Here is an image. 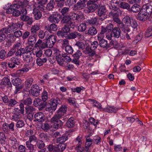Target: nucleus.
Listing matches in <instances>:
<instances>
[{
  "label": "nucleus",
  "instance_id": "a18cd8bd",
  "mask_svg": "<svg viewBox=\"0 0 152 152\" xmlns=\"http://www.w3.org/2000/svg\"><path fill=\"white\" fill-rule=\"evenodd\" d=\"M120 7L124 9H126L128 11L130 10V5L127 3L125 2H121Z\"/></svg>",
  "mask_w": 152,
  "mask_h": 152
},
{
  "label": "nucleus",
  "instance_id": "473e14b6",
  "mask_svg": "<svg viewBox=\"0 0 152 152\" xmlns=\"http://www.w3.org/2000/svg\"><path fill=\"white\" fill-rule=\"evenodd\" d=\"M71 20H77L78 21L81 20L83 15L81 14L79 15L76 13H73L71 16H70Z\"/></svg>",
  "mask_w": 152,
  "mask_h": 152
},
{
  "label": "nucleus",
  "instance_id": "e433bc0d",
  "mask_svg": "<svg viewBox=\"0 0 152 152\" xmlns=\"http://www.w3.org/2000/svg\"><path fill=\"white\" fill-rule=\"evenodd\" d=\"M11 83L12 85L15 86H18L21 84L22 80L18 77L13 79L11 80Z\"/></svg>",
  "mask_w": 152,
  "mask_h": 152
},
{
  "label": "nucleus",
  "instance_id": "7ed1b4c3",
  "mask_svg": "<svg viewBox=\"0 0 152 152\" xmlns=\"http://www.w3.org/2000/svg\"><path fill=\"white\" fill-rule=\"evenodd\" d=\"M121 31L118 27H114V29L111 33L106 35V37L109 40H110L112 37L119 38L121 36Z\"/></svg>",
  "mask_w": 152,
  "mask_h": 152
},
{
  "label": "nucleus",
  "instance_id": "0e129e2a",
  "mask_svg": "<svg viewBox=\"0 0 152 152\" xmlns=\"http://www.w3.org/2000/svg\"><path fill=\"white\" fill-rule=\"evenodd\" d=\"M56 23H53L50 25L49 28H48V30L50 32L51 31H56L58 29Z\"/></svg>",
  "mask_w": 152,
  "mask_h": 152
},
{
  "label": "nucleus",
  "instance_id": "f8f14e48",
  "mask_svg": "<svg viewBox=\"0 0 152 152\" xmlns=\"http://www.w3.org/2000/svg\"><path fill=\"white\" fill-rule=\"evenodd\" d=\"M53 116L51 118V121L52 122L55 123L54 127L55 129L61 128L64 124V122L60 120L61 118H58L55 119H53Z\"/></svg>",
  "mask_w": 152,
  "mask_h": 152
},
{
  "label": "nucleus",
  "instance_id": "aec40b11",
  "mask_svg": "<svg viewBox=\"0 0 152 152\" xmlns=\"http://www.w3.org/2000/svg\"><path fill=\"white\" fill-rule=\"evenodd\" d=\"M121 13V12L120 9L115 7H112L111 12L110 13L111 15H112L113 18L118 17L119 14Z\"/></svg>",
  "mask_w": 152,
  "mask_h": 152
},
{
  "label": "nucleus",
  "instance_id": "5701e85b",
  "mask_svg": "<svg viewBox=\"0 0 152 152\" xmlns=\"http://www.w3.org/2000/svg\"><path fill=\"white\" fill-rule=\"evenodd\" d=\"M81 137L78 136L76 138V141L78 142V143L77 146L76 147V149L77 152H82L84 150V148L81 146L82 142L81 140Z\"/></svg>",
  "mask_w": 152,
  "mask_h": 152
},
{
  "label": "nucleus",
  "instance_id": "2f4dec72",
  "mask_svg": "<svg viewBox=\"0 0 152 152\" xmlns=\"http://www.w3.org/2000/svg\"><path fill=\"white\" fill-rule=\"evenodd\" d=\"M75 123L74 118L71 117L68 119L66 123V125L68 128H72L75 126Z\"/></svg>",
  "mask_w": 152,
  "mask_h": 152
},
{
  "label": "nucleus",
  "instance_id": "774afa93",
  "mask_svg": "<svg viewBox=\"0 0 152 152\" xmlns=\"http://www.w3.org/2000/svg\"><path fill=\"white\" fill-rule=\"evenodd\" d=\"M56 145L54 146L52 144H50L47 147L49 151L51 152H56Z\"/></svg>",
  "mask_w": 152,
  "mask_h": 152
},
{
  "label": "nucleus",
  "instance_id": "69168bd1",
  "mask_svg": "<svg viewBox=\"0 0 152 152\" xmlns=\"http://www.w3.org/2000/svg\"><path fill=\"white\" fill-rule=\"evenodd\" d=\"M6 52L4 50L2 49L0 51V58L3 60L6 58Z\"/></svg>",
  "mask_w": 152,
  "mask_h": 152
},
{
  "label": "nucleus",
  "instance_id": "864d4df0",
  "mask_svg": "<svg viewBox=\"0 0 152 152\" xmlns=\"http://www.w3.org/2000/svg\"><path fill=\"white\" fill-rule=\"evenodd\" d=\"M58 7L61 8L64 6L65 0H54Z\"/></svg>",
  "mask_w": 152,
  "mask_h": 152
},
{
  "label": "nucleus",
  "instance_id": "58836bf2",
  "mask_svg": "<svg viewBox=\"0 0 152 152\" xmlns=\"http://www.w3.org/2000/svg\"><path fill=\"white\" fill-rule=\"evenodd\" d=\"M18 102L14 98L11 99L8 103V105L10 107H13L17 104Z\"/></svg>",
  "mask_w": 152,
  "mask_h": 152
},
{
  "label": "nucleus",
  "instance_id": "6e6d98bb",
  "mask_svg": "<svg viewBox=\"0 0 152 152\" xmlns=\"http://www.w3.org/2000/svg\"><path fill=\"white\" fill-rule=\"evenodd\" d=\"M11 61L12 62L16 65V66L17 67L20 64V60L18 58H16L14 57H12L10 59Z\"/></svg>",
  "mask_w": 152,
  "mask_h": 152
},
{
  "label": "nucleus",
  "instance_id": "412c9836",
  "mask_svg": "<svg viewBox=\"0 0 152 152\" xmlns=\"http://www.w3.org/2000/svg\"><path fill=\"white\" fill-rule=\"evenodd\" d=\"M142 9L149 15L152 12V6L149 3L145 4L142 6Z\"/></svg>",
  "mask_w": 152,
  "mask_h": 152
},
{
  "label": "nucleus",
  "instance_id": "f704fd0d",
  "mask_svg": "<svg viewBox=\"0 0 152 152\" xmlns=\"http://www.w3.org/2000/svg\"><path fill=\"white\" fill-rule=\"evenodd\" d=\"M63 16L62 17L61 20V23L63 24L69 23V22L71 20L70 16L69 15Z\"/></svg>",
  "mask_w": 152,
  "mask_h": 152
},
{
  "label": "nucleus",
  "instance_id": "7c9ffc66",
  "mask_svg": "<svg viewBox=\"0 0 152 152\" xmlns=\"http://www.w3.org/2000/svg\"><path fill=\"white\" fill-rule=\"evenodd\" d=\"M66 144H61L56 145V152H61L64 150L66 148Z\"/></svg>",
  "mask_w": 152,
  "mask_h": 152
},
{
  "label": "nucleus",
  "instance_id": "de8ad7c7",
  "mask_svg": "<svg viewBox=\"0 0 152 152\" xmlns=\"http://www.w3.org/2000/svg\"><path fill=\"white\" fill-rule=\"evenodd\" d=\"M119 108H118L113 107H108L106 109V111L109 113H116Z\"/></svg>",
  "mask_w": 152,
  "mask_h": 152
},
{
  "label": "nucleus",
  "instance_id": "a878e982",
  "mask_svg": "<svg viewBox=\"0 0 152 152\" xmlns=\"http://www.w3.org/2000/svg\"><path fill=\"white\" fill-rule=\"evenodd\" d=\"M127 25L124 24L123 22L118 25V27L120 30H121L124 32H129L130 31V29Z\"/></svg>",
  "mask_w": 152,
  "mask_h": 152
},
{
  "label": "nucleus",
  "instance_id": "dca6fc26",
  "mask_svg": "<svg viewBox=\"0 0 152 152\" xmlns=\"http://www.w3.org/2000/svg\"><path fill=\"white\" fill-rule=\"evenodd\" d=\"M0 84L2 85L4 87L7 86L8 88H12V84L10 80L7 77H4L2 80Z\"/></svg>",
  "mask_w": 152,
  "mask_h": 152
},
{
  "label": "nucleus",
  "instance_id": "423d86ee",
  "mask_svg": "<svg viewBox=\"0 0 152 152\" xmlns=\"http://www.w3.org/2000/svg\"><path fill=\"white\" fill-rule=\"evenodd\" d=\"M70 31V28L69 26L65 25L62 27L61 30H58L56 34L58 37H63L67 35Z\"/></svg>",
  "mask_w": 152,
  "mask_h": 152
},
{
  "label": "nucleus",
  "instance_id": "680f3d73",
  "mask_svg": "<svg viewBox=\"0 0 152 152\" xmlns=\"http://www.w3.org/2000/svg\"><path fill=\"white\" fill-rule=\"evenodd\" d=\"M68 102L71 104H72L75 107H77V106L76 104L75 99L74 98H69L68 99Z\"/></svg>",
  "mask_w": 152,
  "mask_h": 152
},
{
  "label": "nucleus",
  "instance_id": "4468645a",
  "mask_svg": "<svg viewBox=\"0 0 152 152\" xmlns=\"http://www.w3.org/2000/svg\"><path fill=\"white\" fill-rule=\"evenodd\" d=\"M35 119L34 121H37L39 122H42L45 121V116L43 113L42 112H38L35 114L34 115Z\"/></svg>",
  "mask_w": 152,
  "mask_h": 152
},
{
  "label": "nucleus",
  "instance_id": "4d7b16f0",
  "mask_svg": "<svg viewBox=\"0 0 152 152\" xmlns=\"http://www.w3.org/2000/svg\"><path fill=\"white\" fill-rule=\"evenodd\" d=\"M47 104V102L42 100L40 104L38 106V109L39 111L43 110Z\"/></svg>",
  "mask_w": 152,
  "mask_h": 152
},
{
  "label": "nucleus",
  "instance_id": "ddd939ff",
  "mask_svg": "<svg viewBox=\"0 0 152 152\" xmlns=\"http://www.w3.org/2000/svg\"><path fill=\"white\" fill-rule=\"evenodd\" d=\"M48 103L52 107V108H53V111H55L56 109L58 104H60L61 102L59 98H56V99H53L52 101H50Z\"/></svg>",
  "mask_w": 152,
  "mask_h": 152
},
{
  "label": "nucleus",
  "instance_id": "4be33fe9",
  "mask_svg": "<svg viewBox=\"0 0 152 152\" xmlns=\"http://www.w3.org/2000/svg\"><path fill=\"white\" fill-rule=\"evenodd\" d=\"M83 52L85 54H88L89 56L91 57L96 54L94 50L91 49L88 46H87L85 50L83 51Z\"/></svg>",
  "mask_w": 152,
  "mask_h": 152
},
{
  "label": "nucleus",
  "instance_id": "5fc2aeb1",
  "mask_svg": "<svg viewBox=\"0 0 152 152\" xmlns=\"http://www.w3.org/2000/svg\"><path fill=\"white\" fill-rule=\"evenodd\" d=\"M86 28V24L85 23H81L78 26V29L79 31L83 32Z\"/></svg>",
  "mask_w": 152,
  "mask_h": 152
},
{
  "label": "nucleus",
  "instance_id": "49530a36",
  "mask_svg": "<svg viewBox=\"0 0 152 152\" xmlns=\"http://www.w3.org/2000/svg\"><path fill=\"white\" fill-rule=\"evenodd\" d=\"M75 45L77 46L79 49H81L82 50H84L86 48H85V44L83 42L78 41L76 42Z\"/></svg>",
  "mask_w": 152,
  "mask_h": 152
},
{
  "label": "nucleus",
  "instance_id": "c9c22d12",
  "mask_svg": "<svg viewBox=\"0 0 152 152\" xmlns=\"http://www.w3.org/2000/svg\"><path fill=\"white\" fill-rule=\"evenodd\" d=\"M97 33L96 29L94 26L90 27L88 31V34L92 36L95 35Z\"/></svg>",
  "mask_w": 152,
  "mask_h": 152
},
{
  "label": "nucleus",
  "instance_id": "9b49d317",
  "mask_svg": "<svg viewBox=\"0 0 152 152\" xmlns=\"http://www.w3.org/2000/svg\"><path fill=\"white\" fill-rule=\"evenodd\" d=\"M137 16V19L140 20L145 21L148 17H149V15L148 13L141 9L138 14Z\"/></svg>",
  "mask_w": 152,
  "mask_h": 152
},
{
  "label": "nucleus",
  "instance_id": "9d476101",
  "mask_svg": "<svg viewBox=\"0 0 152 152\" xmlns=\"http://www.w3.org/2000/svg\"><path fill=\"white\" fill-rule=\"evenodd\" d=\"M87 8L89 13L94 12L98 8V5L96 3L87 2L86 4Z\"/></svg>",
  "mask_w": 152,
  "mask_h": 152
},
{
  "label": "nucleus",
  "instance_id": "3c124183",
  "mask_svg": "<svg viewBox=\"0 0 152 152\" xmlns=\"http://www.w3.org/2000/svg\"><path fill=\"white\" fill-rule=\"evenodd\" d=\"M106 28L107 31L108 32V33L106 34V35L107 34L111 33L112 32L114 29V25L112 24L109 23L107 26Z\"/></svg>",
  "mask_w": 152,
  "mask_h": 152
},
{
  "label": "nucleus",
  "instance_id": "f3484780",
  "mask_svg": "<svg viewBox=\"0 0 152 152\" xmlns=\"http://www.w3.org/2000/svg\"><path fill=\"white\" fill-rule=\"evenodd\" d=\"M25 112L27 115H31L32 117H33V114L36 110V108L33 106L31 105H27L25 107Z\"/></svg>",
  "mask_w": 152,
  "mask_h": 152
},
{
  "label": "nucleus",
  "instance_id": "bf43d9fd",
  "mask_svg": "<svg viewBox=\"0 0 152 152\" xmlns=\"http://www.w3.org/2000/svg\"><path fill=\"white\" fill-rule=\"evenodd\" d=\"M77 1V0H67L65 2V5L66 6L70 7L75 5Z\"/></svg>",
  "mask_w": 152,
  "mask_h": 152
},
{
  "label": "nucleus",
  "instance_id": "c85d7f7f",
  "mask_svg": "<svg viewBox=\"0 0 152 152\" xmlns=\"http://www.w3.org/2000/svg\"><path fill=\"white\" fill-rule=\"evenodd\" d=\"M4 28L0 31V43L2 42L6 39V36L5 34H8Z\"/></svg>",
  "mask_w": 152,
  "mask_h": 152
},
{
  "label": "nucleus",
  "instance_id": "052dcab7",
  "mask_svg": "<svg viewBox=\"0 0 152 152\" xmlns=\"http://www.w3.org/2000/svg\"><path fill=\"white\" fill-rule=\"evenodd\" d=\"M65 50L66 52L70 54L72 53L74 51L72 47L69 45H66L65 46Z\"/></svg>",
  "mask_w": 152,
  "mask_h": 152
},
{
  "label": "nucleus",
  "instance_id": "393cba45",
  "mask_svg": "<svg viewBox=\"0 0 152 152\" xmlns=\"http://www.w3.org/2000/svg\"><path fill=\"white\" fill-rule=\"evenodd\" d=\"M26 48L25 49L24 48H20L15 53V56L18 57H20L22 56H23V55H24L26 52H28V50L26 49Z\"/></svg>",
  "mask_w": 152,
  "mask_h": 152
},
{
  "label": "nucleus",
  "instance_id": "603ef678",
  "mask_svg": "<svg viewBox=\"0 0 152 152\" xmlns=\"http://www.w3.org/2000/svg\"><path fill=\"white\" fill-rule=\"evenodd\" d=\"M145 35L146 37H149L152 35V26L147 29L145 32Z\"/></svg>",
  "mask_w": 152,
  "mask_h": 152
},
{
  "label": "nucleus",
  "instance_id": "a211bd4d",
  "mask_svg": "<svg viewBox=\"0 0 152 152\" xmlns=\"http://www.w3.org/2000/svg\"><path fill=\"white\" fill-rule=\"evenodd\" d=\"M34 47L36 48H39L40 50H41L47 47V45L46 43L39 39L35 44Z\"/></svg>",
  "mask_w": 152,
  "mask_h": 152
},
{
  "label": "nucleus",
  "instance_id": "b1692460",
  "mask_svg": "<svg viewBox=\"0 0 152 152\" xmlns=\"http://www.w3.org/2000/svg\"><path fill=\"white\" fill-rule=\"evenodd\" d=\"M33 13L34 15V18L36 20H39L42 17V12L37 9L34 8L33 10Z\"/></svg>",
  "mask_w": 152,
  "mask_h": 152
},
{
  "label": "nucleus",
  "instance_id": "72a5a7b5",
  "mask_svg": "<svg viewBox=\"0 0 152 152\" xmlns=\"http://www.w3.org/2000/svg\"><path fill=\"white\" fill-rule=\"evenodd\" d=\"M55 1L54 0H51L47 4L46 8L49 11H52L54 7Z\"/></svg>",
  "mask_w": 152,
  "mask_h": 152
},
{
  "label": "nucleus",
  "instance_id": "e2e57ef3",
  "mask_svg": "<svg viewBox=\"0 0 152 152\" xmlns=\"http://www.w3.org/2000/svg\"><path fill=\"white\" fill-rule=\"evenodd\" d=\"M97 21V18L96 17H94L87 20V23L89 24L93 25L95 24Z\"/></svg>",
  "mask_w": 152,
  "mask_h": 152
},
{
  "label": "nucleus",
  "instance_id": "c03bdc74",
  "mask_svg": "<svg viewBox=\"0 0 152 152\" xmlns=\"http://www.w3.org/2000/svg\"><path fill=\"white\" fill-rule=\"evenodd\" d=\"M26 147L29 150L30 152H35V150L34 149V146L30 143V142L26 141Z\"/></svg>",
  "mask_w": 152,
  "mask_h": 152
},
{
  "label": "nucleus",
  "instance_id": "bb28decb",
  "mask_svg": "<svg viewBox=\"0 0 152 152\" xmlns=\"http://www.w3.org/2000/svg\"><path fill=\"white\" fill-rule=\"evenodd\" d=\"M68 139V136L66 134H64L56 140V142L60 144H64Z\"/></svg>",
  "mask_w": 152,
  "mask_h": 152
},
{
  "label": "nucleus",
  "instance_id": "1a4fd4ad",
  "mask_svg": "<svg viewBox=\"0 0 152 152\" xmlns=\"http://www.w3.org/2000/svg\"><path fill=\"white\" fill-rule=\"evenodd\" d=\"M32 95L35 97H37L40 94V89L39 87L37 84L32 85L30 90Z\"/></svg>",
  "mask_w": 152,
  "mask_h": 152
},
{
  "label": "nucleus",
  "instance_id": "39448f33",
  "mask_svg": "<svg viewBox=\"0 0 152 152\" xmlns=\"http://www.w3.org/2000/svg\"><path fill=\"white\" fill-rule=\"evenodd\" d=\"M61 17V15L58 12H54L50 15L48 20L51 23H58L60 20Z\"/></svg>",
  "mask_w": 152,
  "mask_h": 152
},
{
  "label": "nucleus",
  "instance_id": "f257e3e1",
  "mask_svg": "<svg viewBox=\"0 0 152 152\" xmlns=\"http://www.w3.org/2000/svg\"><path fill=\"white\" fill-rule=\"evenodd\" d=\"M67 107L65 105H63L58 110L57 113L53 116V119H55L58 118H63L62 120L64 122L67 119L66 116H64L65 114L66 113Z\"/></svg>",
  "mask_w": 152,
  "mask_h": 152
},
{
  "label": "nucleus",
  "instance_id": "6e6552de",
  "mask_svg": "<svg viewBox=\"0 0 152 152\" xmlns=\"http://www.w3.org/2000/svg\"><path fill=\"white\" fill-rule=\"evenodd\" d=\"M29 4L28 1L27 0H24L23 1H18L16 4H13L12 5L15 8H20L26 7Z\"/></svg>",
  "mask_w": 152,
  "mask_h": 152
},
{
  "label": "nucleus",
  "instance_id": "338daca9",
  "mask_svg": "<svg viewBox=\"0 0 152 152\" xmlns=\"http://www.w3.org/2000/svg\"><path fill=\"white\" fill-rule=\"evenodd\" d=\"M63 60L66 62H69L71 61V59L69 56H68L66 53H64Z\"/></svg>",
  "mask_w": 152,
  "mask_h": 152
},
{
  "label": "nucleus",
  "instance_id": "13d9d810",
  "mask_svg": "<svg viewBox=\"0 0 152 152\" xmlns=\"http://www.w3.org/2000/svg\"><path fill=\"white\" fill-rule=\"evenodd\" d=\"M0 94H1V93H0ZM1 94H2V95L1 96V97L4 103L5 104L7 103L8 104L9 101V99H10L9 98L10 97L6 95H4L3 93H1Z\"/></svg>",
  "mask_w": 152,
  "mask_h": 152
},
{
  "label": "nucleus",
  "instance_id": "f03ea898",
  "mask_svg": "<svg viewBox=\"0 0 152 152\" xmlns=\"http://www.w3.org/2000/svg\"><path fill=\"white\" fill-rule=\"evenodd\" d=\"M23 24L21 23L17 22V23H12L9 25L7 28H4L6 30L7 33H9L15 31L17 30L22 28Z\"/></svg>",
  "mask_w": 152,
  "mask_h": 152
},
{
  "label": "nucleus",
  "instance_id": "6ab92c4d",
  "mask_svg": "<svg viewBox=\"0 0 152 152\" xmlns=\"http://www.w3.org/2000/svg\"><path fill=\"white\" fill-rule=\"evenodd\" d=\"M81 34L76 31H74L68 34L66 37L67 39H74L77 37H80Z\"/></svg>",
  "mask_w": 152,
  "mask_h": 152
},
{
  "label": "nucleus",
  "instance_id": "c756f323",
  "mask_svg": "<svg viewBox=\"0 0 152 152\" xmlns=\"http://www.w3.org/2000/svg\"><path fill=\"white\" fill-rule=\"evenodd\" d=\"M141 6L138 4H134L131 8L129 12H137L141 10Z\"/></svg>",
  "mask_w": 152,
  "mask_h": 152
},
{
  "label": "nucleus",
  "instance_id": "cd10ccee",
  "mask_svg": "<svg viewBox=\"0 0 152 152\" xmlns=\"http://www.w3.org/2000/svg\"><path fill=\"white\" fill-rule=\"evenodd\" d=\"M37 35H34L33 36H29L28 39V44L29 45L33 46L35 44L36 42V37Z\"/></svg>",
  "mask_w": 152,
  "mask_h": 152
},
{
  "label": "nucleus",
  "instance_id": "a19ab883",
  "mask_svg": "<svg viewBox=\"0 0 152 152\" xmlns=\"http://www.w3.org/2000/svg\"><path fill=\"white\" fill-rule=\"evenodd\" d=\"M47 61V59L46 58H38L37 59L36 63L38 65L40 66L43 65L44 63L46 62Z\"/></svg>",
  "mask_w": 152,
  "mask_h": 152
},
{
  "label": "nucleus",
  "instance_id": "79ce46f5",
  "mask_svg": "<svg viewBox=\"0 0 152 152\" xmlns=\"http://www.w3.org/2000/svg\"><path fill=\"white\" fill-rule=\"evenodd\" d=\"M24 85L23 84H20L18 86H15V94L19 93L20 92L23 93V89L24 88Z\"/></svg>",
  "mask_w": 152,
  "mask_h": 152
},
{
  "label": "nucleus",
  "instance_id": "8fccbe9b",
  "mask_svg": "<svg viewBox=\"0 0 152 152\" xmlns=\"http://www.w3.org/2000/svg\"><path fill=\"white\" fill-rule=\"evenodd\" d=\"M23 104L27 105H30L32 103V101L30 97H27L26 99L22 101Z\"/></svg>",
  "mask_w": 152,
  "mask_h": 152
},
{
  "label": "nucleus",
  "instance_id": "09e8293b",
  "mask_svg": "<svg viewBox=\"0 0 152 152\" xmlns=\"http://www.w3.org/2000/svg\"><path fill=\"white\" fill-rule=\"evenodd\" d=\"M132 19H131L128 16H126L123 18V21L126 24L129 26Z\"/></svg>",
  "mask_w": 152,
  "mask_h": 152
},
{
  "label": "nucleus",
  "instance_id": "ea45409f",
  "mask_svg": "<svg viewBox=\"0 0 152 152\" xmlns=\"http://www.w3.org/2000/svg\"><path fill=\"white\" fill-rule=\"evenodd\" d=\"M36 145L39 149H41L45 147V145L43 140H38L36 142Z\"/></svg>",
  "mask_w": 152,
  "mask_h": 152
},
{
  "label": "nucleus",
  "instance_id": "2eb2a0df",
  "mask_svg": "<svg viewBox=\"0 0 152 152\" xmlns=\"http://www.w3.org/2000/svg\"><path fill=\"white\" fill-rule=\"evenodd\" d=\"M23 60L27 63L31 62L33 60V58L31 51L28 50L27 52H26L24 55H23Z\"/></svg>",
  "mask_w": 152,
  "mask_h": 152
},
{
  "label": "nucleus",
  "instance_id": "20e7f679",
  "mask_svg": "<svg viewBox=\"0 0 152 152\" xmlns=\"http://www.w3.org/2000/svg\"><path fill=\"white\" fill-rule=\"evenodd\" d=\"M97 11L96 14L99 17L102 16V18H99V20L102 21L107 18V15H106L107 10L106 7L104 6H102L100 7H98Z\"/></svg>",
  "mask_w": 152,
  "mask_h": 152
},
{
  "label": "nucleus",
  "instance_id": "4c0bfd02",
  "mask_svg": "<svg viewBox=\"0 0 152 152\" xmlns=\"http://www.w3.org/2000/svg\"><path fill=\"white\" fill-rule=\"evenodd\" d=\"M39 137L43 141H44L46 142H49L50 141L49 136L43 132H42L39 134Z\"/></svg>",
  "mask_w": 152,
  "mask_h": 152
},
{
  "label": "nucleus",
  "instance_id": "37998d69",
  "mask_svg": "<svg viewBox=\"0 0 152 152\" xmlns=\"http://www.w3.org/2000/svg\"><path fill=\"white\" fill-rule=\"evenodd\" d=\"M99 45L101 47L103 48H108L110 47L109 45H108L107 41L105 40H102V41L99 42Z\"/></svg>",
  "mask_w": 152,
  "mask_h": 152
},
{
  "label": "nucleus",
  "instance_id": "0eeeda50",
  "mask_svg": "<svg viewBox=\"0 0 152 152\" xmlns=\"http://www.w3.org/2000/svg\"><path fill=\"white\" fill-rule=\"evenodd\" d=\"M18 8H15L12 6L6 10V12L8 14H12L13 16L18 17L20 15V11L18 10Z\"/></svg>",
  "mask_w": 152,
  "mask_h": 152
}]
</instances>
